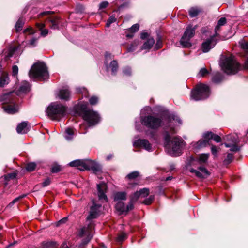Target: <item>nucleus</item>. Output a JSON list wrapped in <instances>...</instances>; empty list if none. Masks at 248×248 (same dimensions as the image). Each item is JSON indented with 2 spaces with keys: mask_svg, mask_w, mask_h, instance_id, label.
Wrapping results in <instances>:
<instances>
[{
  "mask_svg": "<svg viewBox=\"0 0 248 248\" xmlns=\"http://www.w3.org/2000/svg\"><path fill=\"white\" fill-rule=\"evenodd\" d=\"M241 47L246 51H248V42H243L241 44Z\"/></svg>",
  "mask_w": 248,
  "mask_h": 248,
  "instance_id": "obj_64",
  "label": "nucleus"
},
{
  "mask_svg": "<svg viewBox=\"0 0 248 248\" xmlns=\"http://www.w3.org/2000/svg\"><path fill=\"white\" fill-rule=\"evenodd\" d=\"M139 194H140V196L141 198H144L149 195L150 193V190L149 188H144L141 189L139 191Z\"/></svg>",
  "mask_w": 248,
  "mask_h": 248,
  "instance_id": "obj_39",
  "label": "nucleus"
},
{
  "mask_svg": "<svg viewBox=\"0 0 248 248\" xmlns=\"http://www.w3.org/2000/svg\"><path fill=\"white\" fill-rule=\"evenodd\" d=\"M140 41L137 40H134L132 43L127 47V51L128 52H132L135 50L138 46L139 45Z\"/></svg>",
  "mask_w": 248,
  "mask_h": 248,
  "instance_id": "obj_29",
  "label": "nucleus"
},
{
  "mask_svg": "<svg viewBox=\"0 0 248 248\" xmlns=\"http://www.w3.org/2000/svg\"><path fill=\"white\" fill-rule=\"evenodd\" d=\"M100 207L101 205L93 202L85 224L78 232V238L81 239L82 241L81 246L88 244L93 237L92 233L94 224L92 220L97 218L98 216Z\"/></svg>",
  "mask_w": 248,
  "mask_h": 248,
  "instance_id": "obj_1",
  "label": "nucleus"
},
{
  "mask_svg": "<svg viewBox=\"0 0 248 248\" xmlns=\"http://www.w3.org/2000/svg\"><path fill=\"white\" fill-rule=\"evenodd\" d=\"M198 169H191L190 172L195 173L196 176L200 178H204L210 175L209 172L204 167L200 166Z\"/></svg>",
  "mask_w": 248,
  "mask_h": 248,
  "instance_id": "obj_13",
  "label": "nucleus"
},
{
  "mask_svg": "<svg viewBox=\"0 0 248 248\" xmlns=\"http://www.w3.org/2000/svg\"><path fill=\"white\" fill-rule=\"evenodd\" d=\"M141 124L152 129L155 130L162 126L163 123V116L149 115L141 117Z\"/></svg>",
  "mask_w": 248,
  "mask_h": 248,
  "instance_id": "obj_5",
  "label": "nucleus"
},
{
  "mask_svg": "<svg viewBox=\"0 0 248 248\" xmlns=\"http://www.w3.org/2000/svg\"><path fill=\"white\" fill-rule=\"evenodd\" d=\"M29 76L30 78L41 81L47 80L49 78L46 66L41 62H37L33 64L29 72Z\"/></svg>",
  "mask_w": 248,
  "mask_h": 248,
  "instance_id": "obj_2",
  "label": "nucleus"
},
{
  "mask_svg": "<svg viewBox=\"0 0 248 248\" xmlns=\"http://www.w3.org/2000/svg\"><path fill=\"white\" fill-rule=\"evenodd\" d=\"M139 175L140 173L139 171H134L127 175L125 178L128 180H134L139 177Z\"/></svg>",
  "mask_w": 248,
  "mask_h": 248,
  "instance_id": "obj_38",
  "label": "nucleus"
},
{
  "mask_svg": "<svg viewBox=\"0 0 248 248\" xmlns=\"http://www.w3.org/2000/svg\"><path fill=\"white\" fill-rule=\"evenodd\" d=\"M8 76L7 73H4L0 77V87H3L8 82Z\"/></svg>",
  "mask_w": 248,
  "mask_h": 248,
  "instance_id": "obj_28",
  "label": "nucleus"
},
{
  "mask_svg": "<svg viewBox=\"0 0 248 248\" xmlns=\"http://www.w3.org/2000/svg\"><path fill=\"white\" fill-rule=\"evenodd\" d=\"M221 65L224 72L229 75L237 73L241 68L240 63L232 54L226 56L222 60Z\"/></svg>",
  "mask_w": 248,
  "mask_h": 248,
  "instance_id": "obj_3",
  "label": "nucleus"
},
{
  "mask_svg": "<svg viewBox=\"0 0 248 248\" xmlns=\"http://www.w3.org/2000/svg\"><path fill=\"white\" fill-rule=\"evenodd\" d=\"M164 140H180L178 138L176 137H171L168 132H166L165 133V139Z\"/></svg>",
  "mask_w": 248,
  "mask_h": 248,
  "instance_id": "obj_57",
  "label": "nucleus"
},
{
  "mask_svg": "<svg viewBox=\"0 0 248 248\" xmlns=\"http://www.w3.org/2000/svg\"><path fill=\"white\" fill-rule=\"evenodd\" d=\"M116 21V18L114 15H112L107 20V22L106 24V26L107 27H109L111 24L115 22Z\"/></svg>",
  "mask_w": 248,
  "mask_h": 248,
  "instance_id": "obj_44",
  "label": "nucleus"
},
{
  "mask_svg": "<svg viewBox=\"0 0 248 248\" xmlns=\"http://www.w3.org/2000/svg\"><path fill=\"white\" fill-rule=\"evenodd\" d=\"M185 144L184 140H164V142L166 151L172 156L180 155Z\"/></svg>",
  "mask_w": 248,
  "mask_h": 248,
  "instance_id": "obj_4",
  "label": "nucleus"
},
{
  "mask_svg": "<svg viewBox=\"0 0 248 248\" xmlns=\"http://www.w3.org/2000/svg\"><path fill=\"white\" fill-rule=\"evenodd\" d=\"M13 93L12 92L4 94L0 96V101H3L2 108L4 111L8 114H14L17 112L15 107V100L13 97Z\"/></svg>",
  "mask_w": 248,
  "mask_h": 248,
  "instance_id": "obj_7",
  "label": "nucleus"
},
{
  "mask_svg": "<svg viewBox=\"0 0 248 248\" xmlns=\"http://www.w3.org/2000/svg\"><path fill=\"white\" fill-rule=\"evenodd\" d=\"M78 94L79 93H80L85 96H88V92L87 90L84 87L78 88Z\"/></svg>",
  "mask_w": 248,
  "mask_h": 248,
  "instance_id": "obj_55",
  "label": "nucleus"
},
{
  "mask_svg": "<svg viewBox=\"0 0 248 248\" xmlns=\"http://www.w3.org/2000/svg\"><path fill=\"white\" fill-rule=\"evenodd\" d=\"M211 152L212 154L216 156L217 155V153L218 152V148L215 145H212L211 146Z\"/></svg>",
  "mask_w": 248,
  "mask_h": 248,
  "instance_id": "obj_61",
  "label": "nucleus"
},
{
  "mask_svg": "<svg viewBox=\"0 0 248 248\" xmlns=\"http://www.w3.org/2000/svg\"><path fill=\"white\" fill-rule=\"evenodd\" d=\"M78 109H80L82 111V115L85 113V112L86 110H92L88 108V104L87 102L82 104L78 103Z\"/></svg>",
  "mask_w": 248,
  "mask_h": 248,
  "instance_id": "obj_36",
  "label": "nucleus"
},
{
  "mask_svg": "<svg viewBox=\"0 0 248 248\" xmlns=\"http://www.w3.org/2000/svg\"><path fill=\"white\" fill-rule=\"evenodd\" d=\"M58 96L61 99L67 101L70 97V92L68 89H62L60 90Z\"/></svg>",
  "mask_w": 248,
  "mask_h": 248,
  "instance_id": "obj_16",
  "label": "nucleus"
},
{
  "mask_svg": "<svg viewBox=\"0 0 248 248\" xmlns=\"http://www.w3.org/2000/svg\"><path fill=\"white\" fill-rule=\"evenodd\" d=\"M76 129L72 127L67 128L65 130V137L67 139H71L73 138V136L76 134Z\"/></svg>",
  "mask_w": 248,
  "mask_h": 248,
  "instance_id": "obj_26",
  "label": "nucleus"
},
{
  "mask_svg": "<svg viewBox=\"0 0 248 248\" xmlns=\"http://www.w3.org/2000/svg\"><path fill=\"white\" fill-rule=\"evenodd\" d=\"M92 170L94 173L100 172L102 170L100 165L91 159H78V170Z\"/></svg>",
  "mask_w": 248,
  "mask_h": 248,
  "instance_id": "obj_9",
  "label": "nucleus"
},
{
  "mask_svg": "<svg viewBox=\"0 0 248 248\" xmlns=\"http://www.w3.org/2000/svg\"><path fill=\"white\" fill-rule=\"evenodd\" d=\"M58 246L56 242H43L40 245L41 248H57Z\"/></svg>",
  "mask_w": 248,
  "mask_h": 248,
  "instance_id": "obj_22",
  "label": "nucleus"
},
{
  "mask_svg": "<svg viewBox=\"0 0 248 248\" xmlns=\"http://www.w3.org/2000/svg\"><path fill=\"white\" fill-rule=\"evenodd\" d=\"M233 158V155L231 153H228L227 155L226 158L224 160L223 163L225 165H228L232 161Z\"/></svg>",
  "mask_w": 248,
  "mask_h": 248,
  "instance_id": "obj_40",
  "label": "nucleus"
},
{
  "mask_svg": "<svg viewBox=\"0 0 248 248\" xmlns=\"http://www.w3.org/2000/svg\"><path fill=\"white\" fill-rule=\"evenodd\" d=\"M196 29V26L193 27L191 25L188 26L184 33L185 36H187L190 39L192 38L195 34V30Z\"/></svg>",
  "mask_w": 248,
  "mask_h": 248,
  "instance_id": "obj_20",
  "label": "nucleus"
},
{
  "mask_svg": "<svg viewBox=\"0 0 248 248\" xmlns=\"http://www.w3.org/2000/svg\"><path fill=\"white\" fill-rule=\"evenodd\" d=\"M16 130L17 133L20 134H25L29 131V128L28 127V123L26 122H23L19 124Z\"/></svg>",
  "mask_w": 248,
  "mask_h": 248,
  "instance_id": "obj_18",
  "label": "nucleus"
},
{
  "mask_svg": "<svg viewBox=\"0 0 248 248\" xmlns=\"http://www.w3.org/2000/svg\"><path fill=\"white\" fill-rule=\"evenodd\" d=\"M140 197L139 191H137L130 196V200L135 202Z\"/></svg>",
  "mask_w": 248,
  "mask_h": 248,
  "instance_id": "obj_43",
  "label": "nucleus"
},
{
  "mask_svg": "<svg viewBox=\"0 0 248 248\" xmlns=\"http://www.w3.org/2000/svg\"><path fill=\"white\" fill-rule=\"evenodd\" d=\"M202 12V9L197 7H191L188 11L189 15L191 17H194L197 16Z\"/></svg>",
  "mask_w": 248,
  "mask_h": 248,
  "instance_id": "obj_24",
  "label": "nucleus"
},
{
  "mask_svg": "<svg viewBox=\"0 0 248 248\" xmlns=\"http://www.w3.org/2000/svg\"><path fill=\"white\" fill-rule=\"evenodd\" d=\"M154 200V196L151 195L148 198L146 199L143 202L146 205L150 204Z\"/></svg>",
  "mask_w": 248,
  "mask_h": 248,
  "instance_id": "obj_53",
  "label": "nucleus"
},
{
  "mask_svg": "<svg viewBox=\"0 0 248 248\" xmlns=\"http://www.w3.org/2000/svg\"><path fill=\"white\" fill-rule=\"evenodd\" d=\"M238 138L239 137H238V136L237 134L233 133V134H231L227 135L226 136L225 139L224 137L223 138L224 140H237Z\"/></svg>",
  "mask_w": 248,
  "mask_h": 248,
  "instance_id": "obj_46",
  "label": "nucleus"
},
{
  "mask_svg": "<svg viewBox=\"0 0 248 248\" xmlns=\"http://www.w3.org/2000/svg\"><path fill=\"white\" fill-rule=\"evenodd\" d=\"M226 23V19L225 17L220 18L217 22V27L222 26Z\"/></svg>",
  "mask_w": 248,
  "mask_h": 248,
  "instance_id": "obj_56",
  "label": "nucleus"
},
{
  "mask_svg": "<svg viewBox=\"0 0 248 248\" xmlns=\"http://www.w3.org/2000/svg\"><path fill=\"white\" fill-rule=\"evenodd\" d=\"M66 111V108L61 104L54 103L50 105L47 109L48 116L53 120L60 121Z\"/></svg>",
  "mask_w": 248,
  "mask_h": 248,
  "instance_id": "obj_6",
  "label": "nucleus"
},
{
  "mask_svg": "<svg viewBox=\"0 0 248 248\" xmlns=\"http://www.w3.org/2000/svg\"><path fill=\"white\" fill-rule=\"evenodd\" d=\"M89 101L91 105H95L98 102V98L96 96H92Z\"/></svg>",
  "mask_w": 248,
  "mask_h": 248,
  "instance_id": "obj_45",
  "label": "nucleus"
},
{
  "mask_svg": "<svg viewBox=\"0 0 248 248\" xmlns=\"http://www.w3.org/2000/svg\"><path fill=\"white\" fill-rule=\"evenodd\" d=\"M36 165L34 162H30L27 164L26 170L29 171L34 170L36 168Z\"/></svg>",
  "mask_w": 248,
  "mask_h": 248,
  "instance_id": "obj_42",
  "label": "nucleus"
},
{
  "mask_svg": "<svg viewBox=\"0 0 248 248\" xmlns=\"http://www.w3.org/2000/svg\"><path fill=\"white\" fill-rule=\"evenodd\" d=\"M162 39L161 36L158 34L156 38V42L155 46V49H159L162 47Z\"/></svg>",
  "mask_w": 248,
  "mask_h": 248,
  "instance_id": "obj_37",
  "label": "nucleus"
},
{
  "mask_svg": "<svg viewBox=\"0 0 248 248\" xmlns=\"http://www.w3.org/2000/svg\"><path fill=\"white\" fill-rule=\"evenodd\" d=\"M209 95V87L203 84H198L191 93L192 98L196 101L205 99L208 98Z\"/></svg>",
  "mask_w": 248,
  "mask_h": 248,
  "instance_id": "obj_8",
  "label": "nucleus"
},
{
  "mask_svg": "<svg viewBox=\"0 0 248 248\" xmlns=\"http://www.w3.org/2000/svg\"><path fill=\"white\" fill-rule=\"evenodd\" d=\"M226 147H230V150L231 151L237 152L240 150V147L236 145V143H225Z\"/></svg>",
  "mask_w": 248,
  "mask_h": 248,
  "instance_id": "obj_35",
  "label": "nucleus"
},
{
  "mask_svg": "<svg viewBox=\"0 0 248 248\" xmlns=\"http://www.w3.org/2000/svg\"><path fill=\"white\" fill-rule=\"evenodd\" d=\"M127 237L126 234L124 232H121L116 238V241L118 243H122Z\"/></svg>",
  "mask_w": 248,
  "mask_h": 248,
  "instance_id": "obj_41",
  "label": "nucleus"
},
{
  "mask_svg": "<svg viewBox=\"0 0 248 248\" xmlns=\"http://www.w3.org/2000/svg\"><path fill=\"white\" fill-rule=\"evenodd\" d=\"M105 64L107 70L110 69L112 74L115 75L118 69V64L116 60H113L110 62L109 65L107 64L106 62H105Z\"/></svg>",
  "mask_w": 248,
  "mask_h": 248,
  "instance_id": "obj_19",
  "label": "nucleus"
},
{
  "mask_svg": "<svg viewBox=\"0 0 248 248\" xmlns=\"http://www.w3.org/2000/svg\"><path fill=\"white\" fill-rule=\"evenodd\" d=\"M155 41L153 38L150 37L143 44L141 47V50L150 49L155 44Z\"/></svg>",
  "mask_w": 248,
  "mask_h": 248,
  "instance_id": "obj_21",
  "label": "nucleus"
},
{
  "mask_svg": "<svg viewBox=\"0 0 248 248\" xmlns=\"http://www.w3.org/2000/svg\"><path fill=\"white\" fill-rule=\"evenodd\" d=\"M62 19L57 16H51L47 18L46 24L52 29H59Z\"/></svg>",
  "mask_w": 248,
  "mask_h": 248,
  "instance_id": "obj_11",
  "label": "nucleus"
},
{
  "mask_svg": "<svg viewBox=\"0 0 248 248\" xmlns=\"http://www.w3.org/2000/svg\"><path fill=\"white\" fill-rule=\"evenodd\" d=\"M83 119L89 126H94L101 121V117L98 113L93 110H86L82 116Z\"/></svg>",
  "mask_w": 248,
  "mask_h": 248,
  "instance_id": "obj_10",
  "label": "nucleus"
},
{
  "mask_svg": "<svg viewBox=\"0 0 248 248\" xmlns=\"http://www.w3.org/2000/svg\"><path fill=\"white\" fill-rule=\"evenodd\" d=\"M139 25L138 24H135L129 29L128 31L134 33L139 30Z\"/></svg>",
  "mask_w": 248,
  "mask_h": 248,
  "instance_id": "obj_54",
  "label": "nucleus"
},
{
  "mask_svg": "<svg viewBox=\"0 0 248 248\" xmlns=\"http://www.w3.org/2000/svg\"><path fill=\"white\" fill-rule=\"evenodd\" d=\"M26 195L23 194L22 195L19 196V197L15 198L9 204V206H13L16 202H17L18 201H19L20 199L24 198L25 197Z\"/></svg>",
  "mask_w": 248,
  "mask_h": 248,
  "instance_id": "obj_47",
  "label": "nucleus"
},
{
  "mask_svg": "<svg viewBox=\"0 0 248 248\" xmlns=\"http://www.w3.org/2000/svg\"><path fill=\"white\" fill-rule=\"evenodd\" d=\"M203 140H221L222 138L211 131H207L203 134Z\"/></svg>",
  "mask_w": 248,
  "mask_h": 248,
  "instance_id": "obj_17",
  "label": "nucleus"
},
{
  "mask_svg": "<svg viewBox=\"0 0 248 248\" xmlns=\"http://www.w3.org/2000/svg\"><path fill=\"white\" fill-rule=\"evenodd\" d=\"M209 73V71L207 70V69L205 68H202L199 73V75L200 77H203L205 76L207 74Z\"/></svg>",
  "mask_w": 248,
  "mask_h": 248,
  "instance_id": "obj_52",
  "label": "nucleus"
},
{
  "mask_svg": "<svg viewBox=\"0 0 248 248\" xmlns=\"http://www.w3.org/2000/svg\"><path fill=\"white\" fill-rule=\"evenodd\" d=\"M67 219H68L67 217H65L63 218L62 219L60 220L57 223V225H56L57 226H59L62 224H64V223H66V222L67 221Z\"/></svg>",
  "mask_w": 248,
  "mask_h": 248,
  "instance_id": "obj_63",
  "label": "nucleus"
},
{
  "mask_svg": "<svg viewBox=\"0 0 248 248\" xmlns=\"http://www.w3.org/2000/svg\"><path fill=\"white\" fill-rule=\"evenodd\" d=\"M133 146L137 148H143L147 151H151L152 148V145L149 143V140H135Z\"/></svg>",
  "mask_w": 248,
  "mask_h": 248,
  "instance_id": "obj_15",
  "label": "nucleus"
},
{
  "mask_svg": "<svg viewBox=\"0 0 248 248\" xmlns=\"http://www.w3.org/2000/svg\"><path fill=\"white\" fill-rule=\"evenodd\" d=\"M115 207L116 210L120 212L121 213L125 212V206L124 203L122 202H118L116 204Z\"/></svg>",
  "mask_w": 248,
  "mask_h": 248,
  "instance_id": "obj_33",
  "label": "nucleus"
},
{
  "mask_svg": "<svg viewBox=\"0 0 248 248\" xmlns=\"http://www.w3.org/2000/svg\"><path fill=\"white\" fill-rule=\"evenodd\" d=\"M123 73L124 75L126 76H130L131 74V69L129 67H125L123 69Z\"/></svg>",
  "mask_w": 248,
  "mask_h": 248,
  "instance_id": "obj_59",
  "label": "nucleus"
},
{
  "mask_svg": "<svg viewBox=\"0 0 248 248\" xmlns=\"http://www.w3.org/2000/svg\"><path fill=\"white\" fill-rule=\"evenodd\" d=\"M210 140H198L197 142V144L199 146V147H205L207 145V144H209V141Z\"/></svg>",
  "mask_w": 248,
  "mask_h": 248,
  "instance_id": "obj_50",
  "label": "nucleus"
},
{
  "mask_svg": "<svg viewBox=\"0 0 248 248\" xmlns=\"http://www.w3.org/2000/svg\"><path fill=\"white\" fill-rule=\"evenodd\" d=\"M215 37L211 36L209 38L207 39L206 41L202 44V50L204 53L208 52L212 48H213L215 44Z\"/></svg>",
  "mask_w": 248,
  "mask_h": 248,
  "instance_id": "obj_12",
  "label": "nucleus"
},
{
  "mask_svg": "<svg viewBox=\"0 0 248 248\" xmlns=\"http://www.w3.org/2000/svg\"><path fill=\"white\" fill-rule=\"evenodd\" d=\"M209 156V154H202L199 155L197 160L200 164L205 163L208 159Z\"/></svg>",
  "mask_w": 248,
  "mask_h": 248,
  "instance_id": "obj_31",
  "label": "nucleus"
},
{
  "mask_svg": "<svg viewBox=\"0 0 248 248\" xmlns=\"http://www.w3.org/2000/svg\"><path fill=\"white\" fill-rule=\"evenodd\" d=\"M108 5V2L107 1H103L99 4V9H103L106 8Z\"/></svg>",
  "mask_w": 248,
  "mask_h": 248,
  "instance_id": "obj_62",
  "label": "nucleus"
},
{
  "mask_svg": "<svg viewBox=\"0 0 248 248\" xmlns=\"http://www.w3.org/2000/svg\"><path fill=\"white\" fill-rule=\"evenodd\" d=\"M45 26V25L44 23H36V28H37L39 29V30H40L41 31V35L43 36H46L48 33V29H44Z\"/></svg>",
  "mask_w": 248,
  "mask_h": 248,
  "instance_id": "obj_25",
  "label": "nucleus"
},
{
  "mask_svg": "<svg viewBox=\"0 0 248 248\" xmlns=\"http://www.w3.org/2000/svg\"><path fill=\"white\" fill-rule=\"evenodd\" d=\"M12 75L13 76H17L18 72V68L16 65H14L12 66Z\"/></svg>",
  "mask_w": 248,
  "mask_h": 248,
  "instance_id": "obj_58",
  "label": "nucleus"
},
{
  "mask_svg": "<svg viewBox=\"0 0 248 248\" xmlns=\"http://www.w3.org/2000/svg\"><path fill=\"white\" fill-rule=\"evenodd\" d=\"M221 26H218L217 27V24L215 28V34L212 35L213 36H214V37H217L219 36L218 32L220 31V28Z\"/></svg>",
  "mask_w": 248,
  "mask_h": 248,
  "instance_id": "obj_60",
  "label": "nucleus"
},
{
  "mask_svg": "<svg viewBox=\"0 0 248 248\" xmlns=\"http://www.w3.org/2000/svg\"><path fill=\"white\" fill-rule=\"evenodd\" d=\"M24 23V19L23 17H20L15 25V29L17 32H19L22 30Z\"/></svg>",
  "mask_w": 248,
  "mask_h": 248,
  "instance_id": "obj_27",
  "label": "nucleus"
},
{
  "mask_svg": "<svg viewBox=\"0 0 248 248\" xmlns=\"http://www.w3.org/2000/svg\"><path fill=\"white\" fill-rule=\"evenodd\" d=\"M30 90V84L29 82L25 81L22 82L21 85L19 87V90L20 92L22 93H27Z\"/></svg>",
  "mask_w": 248,
  "mask_h": 248,
  "instance_id": "obj_30",
  "label": "nucleus"
},
{
  "mask_svg": "<svg viewBox=\"0 0 248 248\" xmlns=\"http://www.w3.org/2000/svg\"><path fill=\"white\" fill-rule=\"evenodd\" d=\"M223 80V76L220 73H216L212 77V81L215 83H219Z\"/></svg>",
  "mask_w": 248,
  "mask_h": 248,
  "instance_id": "obj_34",
  "label": "nucleus"
},
{
  "mask_svg": "<svg viewBox=\"0 0 248 248\" xmlns=\"http://www.w3.org/2000/svg\"><path fill=\"white\" fill-rule=\"evenodd\" d=\"M190 38L185 36V35L183 34L182 36L180 42L181 45L184 47H189L191 46V44L190 42Z\"/></svg>",
  "mask_w": 248,
  "mask_h": 248,
  "instance_id": "obj_23",
  "label": "nucleus"
},
{
  "mask_svg": "<svg viewBox=\"0 0 248 248\" xmlns=\"http://www.w3.org/2000/svg\"><path fill=\"white\" fill-rule=\"evenodd\" d=\"M70 114L73 116L77 117L78 115V105H75L70 110Z\"/></svg>",
  "mask_w": 248,
  "mask_h": 248,
  "instance_id": "obj_51",
  "label": "nucleus"
},
{
  "mask_svg": "<svg viewBox=\"0 0 248 248\" xmlns=\"http://www.w3.org/2000/svg\"><path fill=\"white\" fill-rule=\"evenodd\" d=\"M126 194L124 192H118L114 195V200H125L126 199Z\"/></svg>",
  "mask_w": 248,
  "mask_h": 248,
  "instance_id": "obj_32",
  "label": "nucleus"
},
{
  "mask_svg": "<svg viewBox=\"0 0 248 248\" xmlns=\"http://www.w3.org/2000/svg\"><path fill=\"white\" fill-rule=\"evenodd\" d=\"M98 196L99 200L107 201V197L105 194L107 190V185L105 183H101L97 185Z\"/></svg>",
  "mask_w": 248,
  "mask_h": 248,
  "instance_id": "obj_14",
  "label": "nucleus"
},
{
  "mask_svg": "<svg viewBox=\"0 0 248 248\" xmlns=\"http://www.w3.org/2000/svg\"><path fill=\"white\" fill-rule=\"evenodd\" d=\"M62 170L61 166L55 164L51 168V171L53 173H57Z\"/></svg>",
  "mask_w": 248,
  "mask_h": 248,
  "instance_id": "obj_48",
  "label": "nucleus"
},
{
  "mask_svg": "<svg viewBox=\"0 0 248 248\" xmlns=\"http://www.w3.org/2000/svg\"><path fill=\"white\" fill-rule=\"evenodd\" d=\"M134 203H135L134 202L130 200L129 202L125 207V213H127L129 211L131 210L134 208Z\"/></svg>",
  "mask_w": 248,
  "mask_h": 248,
  "instance_id": "obj_49",
  "label": "nucleus"
}]
</instances>
